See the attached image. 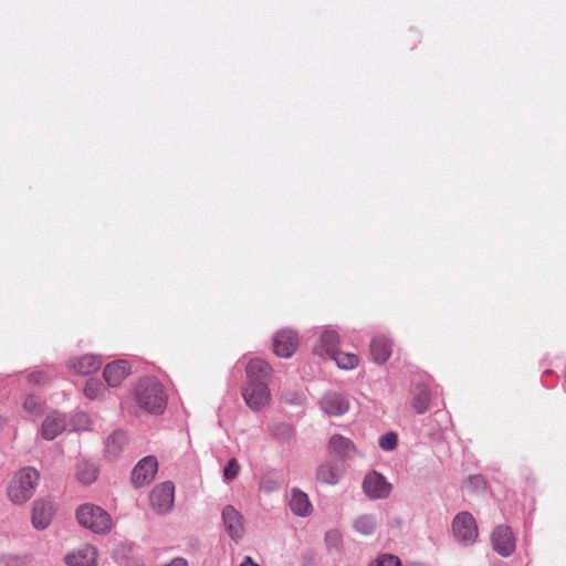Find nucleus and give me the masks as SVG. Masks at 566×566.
I'll list each match as a JSON object with an SVG mask.
<instances>
[{
    "mask_svg": "<svg viewBox=\"0 0 566 566\" xmlns=\"http://www.w3.org/2000/svg\"><path fill=\"white\" fill-rule=\"evenodd\" d=\"M40 474L33 468L20 470L12 479L8 488L9 499L17 504L28 501L34 493Z\"/></svg>",
    "mask_w": 566,
    "mask_h": 566,
    "instance_id": "nucleus-3",
    "label": "nucleus"
},
{
    "mask_svg": "<svg viewBox=\"0 0 566 566\" xmlns=\"http://www.w3.org/2000/svg\"><path fill=\"white\" fill-rule=\"evenodd\" d=\"M105 391L104 385L97 379H90L86 381L84 394L90 399H97L103 396Z\"/></svg>",
    "mask_w": 566,
    "mask_h": 566,
    "instance_id": "nucleus-28",
    "label": "nucleus"
},
{
    "mask_svg": "<svg viewBox=\"0 0 566 566\" xmlns=\"http://www.w3.org/2000/svg\"><path fill=\"white\" fill-rule=\"evenodd\" d=\"M412 407L417 413H424L430 407V391L426 386H418L412 399Z\"/></svg>",
    "mask_w": 566,
    "mask_h": 566,
    "instance_id": "nucleus-22",
    "label": "nucleus"
},
{
    "mask_svg": "<svg viewBox=\"0 0 566 566\" xmlns=\"http://www.w3.org/2000/svg\"><path fill=\"white\" fill-rule=\"evenodd\" d=\"M129 369L127 361L117 360L106 365L103 376L109 387H116L127 377Z\"/></svg>",
    "mask_w": 566,
    "mask_h": 566,
    "instance_id": "nucleus-13",
    "label": "nucleus"
},
{
    "mask_svg": "<svg viewBox=\"0 0 566 566\" xmlns=\"http://www.w3.org/2000/svg\"><path fill=\"white\" fill-rule=\"evenodd\" d=\"M77 417H78L80 419H85V420H86V415H84V413H81V415H78Z\"/></svg>",
    "mask_w": 566,
    "mask_h": 566,
    "instance_id": "nucleus-37",
    "label": "nucleus"
},
{
    "mask_svg": "<svg viewBox=\"0 0 566 566\" xmlns=\"http://www.w3.org/2000/svg\"><path fill=\"white\" fill-rule=\"evenodd\" d=\"M298 346L297 334L291 329L277 332L273 338V350L275 355L284 358L291 357Z\"/></svg>",
    "mask_w": 566,
    "mask_h": 566,
    "instance_id": "nucleus-9",
    "label": "nucleus"
},
{
    "mask_svg": "<svg viewBox=\"0 0 566 566\" xmlns=\"http://www.w3.org/2000/svg\"><path fill=\"white\" fill-rule=\"evenodd\" d=\"M322 349L329 356L337 352L339 336L335 331H325L321 336Z\"/></svg>",
    "mask_w": 566,
    "mask_h": 566,
    "instance_id": "nucleus-25",
    "label": "nucleus"
},
{
    "mask_svg": "<svg viewBox=\"0 0 566 566\" xmlns=\"http://www.w3.org/2000/svg\"><path fill=\"white\" fill-rule=\"evenodd\" d=\"M370 566H401L397 556L384 554L379 556Z\"/></svg>",
    "mask_w": 566,
    "mask_h": 566,
    "instance_id": "nucleus-32",
    "label": "nucleus"
},
{
    "mask_svg": "<svg viewBox=\"0 0 566 566\" xmlns=\"http://www.w3.org/2000/svg\"><path fill=\"white\" fill-rule=\"evenodd\" d=\"M493 548L502 556H510L515 549L513 532L509 526L500 525L492 533Z\"/></svg>",
    "mask_w": 566,
    "mask_h": 566,
    "instance_id": "nucleus-11",
    "label": "nucleus"
},
{
    "mask_svg": "<svg viewBox=\"0 0 566 566\" xmlns=\"http://www.w3.org/2000/svg\"><path fill=\"white\" fill-rule=\"evenodd\" d=\"M328 448L332 453L342 458L352 457L356 452L354 443L339 434H335L331 438Z\"/></svg>",
    "mask_w": 566,
    "mask_h": 566,
    "instance_id": "nucleus-20",
    "label": "nucleus"
},
{
    "mask_svg": "<svg viewBox=\"0 0 566 566\" xmlns=\"http://www.w3.org/2000/svg\"><path fill=\"white\" fill-rule=\"evenodd\" d=\"M102 364V357L87 354L71 360L70 367L78 375H90L98 370Z\"/></svg>",
    "mask_w": 566,
    "mask_h": 566,
    "instance_id": "nucleus-16",
    "label": "nucleus"
},
{
    "mask_svg": "<svg viewBox=\"0 0 566 566\" xmlns=\"http://www.w3.org/2000/svg\"><path fill=\"white\" fill-rule=\"evenodd\" d=\"M175 485L172 482H164L156 485L150 493V503L158 513H167L174 505Z\"/></svg>",
    "mask_w": 566,
    "mask_h": 566,
    "instance_id": "nucleus-6",
    "label": "nucleus"
},
{
    "mask_svg": "<svg viewBox=\"0 0 566 566\" xmlns=\"http://www.w3.org/2000/svg\"><path fill=\"white\" fill-rule=\"evenodd\" d=\"M66 426L65 417L57 413H50L42 423L41 436L45 440H53L61 432L64 431Z\"/></svg>",
    "mask_w": 566,
    "mask_h": 566,
    "instance_id": "nucleus-15",
    "label": "nucleus"
},
{
    "mask_svg": "<svg viewBox=\"0 0 566 566\" xmlns=\"http://www.w3.org/2000/svg\"><path fill=\"white\" fill-rule=\"evenodd\" d=\"M240 566H260L252 560L250 556H245Z\"/></svg>",
    "mask_w": 566,
    "mask_h": 566,
    "instance_id": "nucleus-34",
    "label": "nucleus"
},
{
    "mask_svg": "<svg viewBox=\"0 0 566 566\" xmlns=\"http://www.w3.org/2000/svg\"><path fill=\"white\" fill-rule=\"evenodd\" d=\"M76 518L81 525L94 533H106L112 527L109 514L102 507L93 504H84L78 507Z\"/></svg>",
    "mask_w": 566,
    "mask_h": 566,
    "instance_id": "nucleus-4",
    "label": "nucleus"
},
{
    "mask_svg": "<svg viewBox=\"0 0 566 566\" xmlns=\"http://www.w3.org/2000/svg\"><path fill=\"white\" fill-rule=\"evenodd\" d=\"M222 521L229 536L238 541L244 534L243 516L232 505H227L222 510Z\"/></svg>",
    "mask_w": 566,
    "mask_h": 566,
    "instance_id": "nucleus-10",
    "label": "nucleus"
},
{
    "mask_svg": "<svg viewBox=\"0 0 566 566\" xmlns=\"http://www.w3.org/2000/svg\"><path fill=\"white\" fill-rule=\"evenodd\" d=\"M49 376L44 371H33L29 375V381L34 385H44L48 382Z\"/></svg>",
    "mask_w": 566,
    "mask_h": 566,
    "instance_id": "nucleus-33",
    "label": "nucleus"
},
{
    "mask_svg": "<svg viewBox=\"0 0 566 566\" xmlns=\"http://www.w3.org/2000/svg\"><path fill=\"white\" fill-rule=\"evenodd\" d=\"M127 442V437L123 431L113 432L106 440L105 451L108 457L115 458Z\"/></svg>",
    "mask_w": 566,
    "mask_h": 566,
    "instance_id": "nucleus-21",
    "label": "nucleus"
},
{
    "mask_svg": "<svg viewBox=\"0 0 566 566\" xmlns=\"http://www.w3.org/2000/svg\"><path fill=\"white\" fill-rule=\"evenodd\" d=\"M363 489L370 499H386L391 492V484L380 473L374 471L365 476Z\"/></svg>",
    "mask_w": 566,
    "mask_h": 566,
    "instance_id": "nucleus-8",
    "label": "nucleus"
},
{
    "mask_svg": "<svg viewBox=\"0 0 566 566\" xmlns=\"http://www.w3.org/2000/svg\"><path fill=\"white\" fill-rule=\"evenodd\" d=\"M240 471V465L235 459H231L223 470V478L226 481L234 480Z\"/></svg>",
    "mask_w": 566,
    "mask_h": 566,
    "instance_id": "nucleus-31",
    "label": "nucleus"
},
{
    "mask_svg": "<svg viewBox=\"0 0 566 566\" xmlns=\"http://www.w3.org/2000/svg\"><path fill=\"white\" fill-rule=\"evenodd\" d=\"M136 401L148 413H161L167 403L164 386L155 378L142 379L136 388Z\"/></svg>",
    "mask_w": 566,
    "mask_h": 566,
    "instance_id": "nucleus-2",
    "label": "nucleus"
},
{
    "mask_svg": "<svg viewBox=\"0 0 566 566\" xmlns=\"http://www.w3.org/2000/svg\"><path fill=\"white\" fill-rule=\"evenodd\" d=\"M158 471L157 459L153 455L143 458L133 469L132 482L136 488L148 485Z\"/></svg>",
    "mask_w": 566,
    "mask_h": 566,
    "instance_id": "nucleus-7",
    "label": "nucleus"
},
{
    "mask_svg": "<svg viewBox=\"0 0 566 566\" xmlns=\"http://www.w3.org/2000/svg\"><path fill=\"white\" fill-rule=\"evenodd\" d=\"M321 407L329 416H342L348 408V400L340 394L328 392L321 400Z\"/></svg>",
    "mask_w": 566,
    "mask_h": 566,
    "instance_id": "nucleus-14",
    "label": "nucleus"
},
{
    "mask_svg": "<svg viewBox=\"0 0 566 566\" xmlns=\"http://www.w3.org/2000/svg\"><path fill=\"white\" fill-rule=\"evenodd\" d=\"M289 505L291 511L298 516H307L313 511L307 494L298 489H292Z\"/></svg>",
    "mask_w": 566,
    "mask_h": 566,
    "instance_id": "nucleus-18",
    "label": "nucleus"
},
{
    "mask_svg": "<svg viewBox=\"0 0 566 566\" xmlns=\"http://www.w3.org/2000/svg\"><path fill=\"white\" fill-rule=\"evenodd\" d=\"M454 537L464 545H470L478 538V526L474 517L469 512L455 515L452 523Z\"/></svg>",
    "mask_w": 566,
    "mask_h": 566,
    "instance_id": "nucleus-5",
    "label": "nucleus"
},
{
    "mask_svg": "<svg viewBox=\"0 0 566 566\" xmlns=\"http://www.w3.org/2000/svg\"><path fill=\"white\" fill-rule=\"evenodd\" d=\"M331 357L335 360L337 366L342 369H353L359 363V358L356 354L343 352L340 349L335 352Z\"/></svg>",
    "mask_w": 566,
    "mask_h": 566,
    "instance_id": "nucleus-23",
    "label": "nucleus"
},
{
    "mask_svg": "<svg viewBox=\"0 0 566 566\" xmlns=\"http://www.w3.org/2000/svg\"><path fill=\"white\" fill-rule=\"evenodd\" d=\"M398 446V436L396 432H388L379 438V447L384 451H392Z\"/></svg>",
    "mask_w": 566,
    "mask_h": 566,
    "instance_id": "nucleus-30",
    "label": "nucleus"
},
{
    "mask_svg": "<svg viewBox=\"0 0 566 566\" xmlns=\"http://www.w3.org/2000/svg\"><path fill=\"white\" fill-rule=\"evenodd\" d=\"M357 532L368 535L374 532L376 521L371 515L359 516L354 524Z\"/></svg>",
    "mask_w": 566,
    "mask_h": 566,
    "instance_id": "nucleus-27",
    "label": "nucleus"
},
{
    "mask_svg": "<svg viewBox=\"0 0 566 566\" xmlns=\"http://www.w3.org/2000/svg\"><path fill=\"white\" fill-rule=\"evenodd\" d=\"M338 535L336 533H328L327 534V539H332V538H335L337 539Z\"/></svg>",
    "mask_w": 566,
    "mask_h": 566,
    "instance_id": "nucleus-35",
    "label": "nucleus"
},
{
    "mask_svg": "<svg viewBox=\"0 0 566 566\" xmlns=\"http://www.w3.org/2000/svg\"><path fill=\"white\" fill-rule=\"evenodd\" d=\"M316 476L323 483L336 484L340 478V472L334 465L326 463L319 465Z\"/></svg>",
    "mask_w": 566,
    "mask_h": 566,
    "instance_id": "nucleus-24",
    "label": "nucleus"
},
{
    "mask_svg": "<svg viewBox=\"0 0 566 566\" xmlns=\"http://www.w3.org/2000/svg\"><path fill=\"white\" fill-rule=\"evenodd\" d=\"M2 423H3V419L0 418V427L2 426Z\"/></svg>",
    "mask_w": 566,
    "mask_h": 566,
    "instance_id": "nucleus-38",
    "label": "nucleus"
},
{
    "mask_svg": "<svg viewBox=\"0 0 566 566\" xmlns=\"http://www.w3.org/2000/svg\"><path fill=\"white\" fill-rule=\"evenodd\" d=\"M43 401L39 397L30 396L23 403V409L28 416H33L42 410Z\"/></svg>",
    "mask_w": 566,
    "mask_h": 566,
    "instance_id": "nucleus-29",
    "label": "nucleus"
},
{
    "mask_svg": "<svg viewBox=\"0 0 566 566\" xmlns=\"http://www.w3.org/2000/svg\"><path fill=\"white\" fill-rule=\"evenodd\" d=\"M97 552L92 545H84L65 556L67 566H96Z\"/></svg>",
    "mask_w": 566,
    "mask_h": 566,
    "instance_id": "nucleus-12",
    "label": "nucleus"
},
{
    "mask_svg": "<svg viewBox=\"0 0 566 566\" xmlns=\"http://www.w3.org/2000/svg\"><path fill=\"white\" fill-rule=\"evenodd\" d=\"M97 471L93 464L82 463L78 465L77 479L84 484H90L96 480Z\"/></svg>",
    "mask_w": 566,
    "mask_h": 566,
    "instance_id": "nucleus-26",
    "label": "nucleus"
},
{
    "mask_svg": "<svg viewBox=\"0 0 566 566\" xmlns=\"http://www.w3.org/2000/svg\"><path fill=\"white\" fill-rule=\"evenodd\" d=\"M53 505L51 502L36 501L32 512V524L38 530H44L51 523Z\"/></svg>",
    "mask_w": 566,
    "mask_h": 566,
    "instance_id": "nucleus-17",
    "label": "nucleus"
},
{
    "mask_svg": "<svg viewBox=\"0 0 566 566\" xmlns=\"http://www.w3.org/2000/svg\"><path fill=\"white\" fill-rule=\"evenodd\" d=\"M480 481V478L479 476H472L470 478V482H479Z\"/></svg>",
    "mask_w": 566,
    "mask_h": 566,
    "instance_id": "nucleus-36",
    "label": "nucleus"
},
{
    "mask_svg": "<svg viewBox=\"0 0 566 566\" xmlns=\"http://www.w3.org/2000/svg\"><path fill=\"white\" fill-rule=\"evenodd\" d=\"M271 366L259 358L251 359L247 366V385L243 398L253 410H260L270 402L271 394L268 387L271 378Z\"/></svg>",
    "mask_w": 566,
    "mask_h": 566,
    "instance_id": "nucleus-1",
    "label": "nucleus"
},
{
    "mask_svg": "<svg viewBox=\"0 0 566 566\" xmlns=\"http://www.w3.org/2000/svg\"><path fill=\"white\" fill-rule=\"evenodd\" d=\"M370 354L378 364H384L391 355V343L386 337H375L370 344Z\"/></svg>",
    "mask_w": 566,
    "mask_h": 566,
    "instance_id": "nucleus-19",
    "label": "nucleus"
}]
</instances>
